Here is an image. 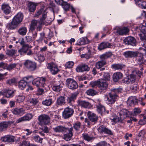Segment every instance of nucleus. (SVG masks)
I'll return each instance as SVG.
<instances>
[{"label": "nucleus", "mask_w": 146, "mask_h": 146, "mask_svg": "<svg viewBox=\"0 0 146 146\" xmlns=\"http://www.w3.org/2000/svg\"><path fill=\"white\" fill-rule=\"evenodd\" d=\"M23 18V15L22 13H18L13 18L11 22L7 24L6 28L10 30L16 29L21 23Z\"/></svg>", "instance_id": "1"}, {"label": "nucleus", "mask_w": 146, "mask_h": 146, "mask_svg": "<svg viewBox=\"0 0 146 146\" xmlns=\"http://www.w3.org/2000/svg\"><path fill=\"white\" fill-rule=\"evenodd\" d=\"M122 91V89L121 88L114 89L111 90L108 96L107 103L111 104L114 103L118 98V94L121 93Z\"/></svg>", "instance_id": "2"}, {"label": "nucleus", "mask_w": 146, "mask_h": 146, "mask_svg": "<svg viewBox=\"0 0 146 146\" xmlns=\"http://www.w3.org/2000/svg\"><path fill=\"white\" fill-rule=\"evenodd\" d=\"M144 52V53H139L137 52V56L136 61L137 64L139 65L143 66V64L146 65V56L144 55H146V50L142 48H140Z\"/></svg>", "instance_id": "3"}, {"label": "nucleus", "mask_w": 146, "mask_h": 146, "mask_svg": "<svg viewBox=\"0 0 146 146\" xmlns=\"http://www.w3.org/2000/svg\"><path fill=\"white\" fill-rule=\"evenodd\" d=\"M18 52L21 55H27L28 56L33 55V53L31 49L29 44H26L18 50Z\"/></svg>", "instance_id": "4"}, {"label": "nucleus", "mask_w": 146, "mask_h": 146, "mask_svg": "<svg viewBox=\"0 0 146 146\" xmlns=\"http://www.w3.org/2000/svg\"><path fill=\"white\" fill-rule=\"evenodd\" d=\"M66 84L67 87L72 90L76 89L78 86L77 82L73 79L71 78H68L66 81Z\"/></svg>", "instance_id": "5"}, {"label": "nucleus", "mask_w": 146, "mask_h": 146, "mask_svg": "<svg viewBox=\"0 0 146 146\" xmlns=\"http://www.w3.org/2000/svg\"><path fill=\"white\" fill-rule=\"evenodd\" d=\"M24 65L30 71H33L35 70L36 68V63L29 60L25 61L24 63Z\"/></svg>", "instance_id": "6"}, {"label": "nucleus", "mask_w": 146, "mask_h": 146, "mask_svg": "<svg viewBox=\"0 0 146 146\" xmlns=\"http://www.w3.org/2000/svg\"><path fill=\"white\" fill-rule=\"evenodd\" d=\"M47 68L49 69L52 75L57 74L60 71L58 68L57 65L53 63H48Z\"/></svg>", "instance_id": "7"}, {"label": "nucleus", "mask_w": 146, "mask_h": 146, "mask_svg": "<svg viewBox=\"0 0 146 146\" xmlns=\"http://www.w3.org/2000/svg\"><path fill=\"white\" fill-rule=\"evenodd\" d=\"M38 119L40 124L42 125L48 124L50 122V119L49 116L46 114H42L40 115Z\"/></svg>", "instance_id": "8"}, {"label": "nucleus", "mask_w": 146, "mask_h": 146, "mask_svg": "<svg viewBox=\"0 0 146 146\" xmlns=\"http://www.w3.org/2000/svg\"><path fill=\"white\" fill-rule=\"evenodd\" d=\"M74 112L73 109L70 108L69 107L66 108L62 112V117L64 119H67L71 117Z\"/></svg>", "instance_id": "9"}, {"label": "nucleus", "mask_w": 146, "mask_h": 146, "mask_svg": "<svg viewBox=\"0 0 146 146\" xmlns=\"http://www.w3.org/2000/svg\"><path fill=\"white\" fill-rule=\"evenodd\" d=\"M130 113L129 111L126 109H123L120 111L119 113L118 118L121 120H123L129 116Z\"/></svg>", "instance_id": "10"}, {"label": "nucleus", "mask_w": 146, "mask_h": 146, "mask_svg": "<svg viewBox=\"0 0 146 146\" xmlns=\"http://www.w3.org/2000/svg\"><path fill=\"white\" fill-rule=\"evenodd\" d=\"M124 42L126 45L135 46L136 45V40L133 37L128 36L125 38L123 40Z\"/></svg>", "instance_id": "11"}, {"label": "nucleus", "mask_w": 146, "mask_h": 146, "mask_svg": "<svg viewBox=\"0 0 146 146\" xmlns=\"http://www.w3.org/2000/svg\"><path fill=\"white\" fill-rule=\"evenodd\" d=\"M41 14H42V17L40 18V20L42 23L45 20L47 15V12L44 10L43 8H41L38 11L35 15V17H38Z\"/></svg>", "instance_id": "12"}, {"label": "nucleus", "mask_w": 146, "mask_h": 146, "mask_svg": "<svg viewBox=\"0 0 146 146\" xmlns=\"http://www.w3.org/2000/svg\"><path fill=\"white\" fill-rule=\"evenodd\" d=\"M33 117V115L32 114L27 113L24 116L21 117L17 119L16 121V123H18L23 121H29Z\"/></svg>", "instance_id": "13"}, {"label": "nucleus", "mask_w": 146, "mask_h": 146, "mask_svg": "<svg viewBox=\"0 0 146 146\" xmlns=\"http://www.w3.org/2000/svg\"><path fill=\"white\" fill-rule=\"evenodd\" d=\"M90 69V68L88 65L84 64L78 66L76 70L77 72H82L84 71H88Z\"/></svg>", "instance_id": "14"}, {"label": "nucleus", "mask_w": 146, "mask_h": 146, "mask_svg": "<svg viewBox=\"0 0 146 146\" xmlns=\"http://www.w3.org/2000/svg\"><path fill=\"white\" fill-rule=\"evenodd\" d=\"M98 130L100 133H104L110 135H113V133L111 130L106 128L105 126L103 125H101L99 127L98 129Z\"/></svg>", "instance_id": "15"}, {"label": "nucleus", "mask_w": 146, "mask_h": 146, "mask_svg": "<svg viewBox=\"0 0 146 146\" xmlns=\"http://www.w3.org/2000/svg\"><path fill=\"white\" fill-rule=\"evenodd\" d=\"M15 90H13L5 89L3 91V95L6 98H9L12 97L14 95Z\"/></svg>", "instance_id": "16"}, {"label": "nucleus", "mask_w": 146, "mask_h": 146, "mask_svg": "<svg viewBox=\"0 0 146 146\" xmlns=\"http://www.w3.org/2000/svg\"><path fill=\"white\" fill-rule=\"evenodd\" d=\"M12 112L14 115L21 116L25 113V110L23 108H15L12 110Z\"/></svg>", "instance_id": "17"}, {"label": "nucleus", "mask_w": 146, "mask_h": 146, "mask_svg": "<svg viewBox=\"0 0 146 146\" xmlns=\"http://www.w3.org/2000/svg\"><path fill=\"white\" fill-rule=\"evenodd\" d=\"M77 95L75 94H72L71 96L68 97L66 99L67 103L70 106H74V102L76 98Z\"/></svg>", "instance_id": "18"}, {"label": "nucleus", "mask_w": 146, "mask_h": 146, "mask_svg": "<svg viewBox=\"0 0 146 146\" xmlns=\"http://www.w3.org/2000/svg\"><path fill=\"white\" fill-rule=\"evenodd\" d=\"M123 54L126 58H134L137 56V52H136L127 51L123 52Z\"/></svg>", "instance_id": "19"}, {"label": "nucleus", "mask_w": 146, "mask_h": 146, "mask_svg": "<svg viewBox=\"0 0 146 146\" xmlns=\"http://www.w3.org/2000/svg\"><path fill=\"white\" fill-rule=\"evenodd\" d=\"M108 84L107 81L104 79H99V87L100 89L102 90H106L108 88Z\"/></svg>", "instance_id": "20"}, {"label": "nucleus", "mask_w": 146, "mask_h": 146, "mask_svg": "<svg viewBox=\"0 0 146 146\" xmlns=\"http://www.w3.org/2000/svg\"><path fill=\"white\" fill-rule=\"evenodd\" d=\"M137 103L138 100L135 96L129 97L127 101V104L131 106L136 105Z\"/></svg>", "instance_id": "21"}, {"label": "nucleus", "mask_w": 146, "mask_h": 146, "mask_svg": "<svg viewBox=\"0 0 146 146\" xmlns=\"http://www.w3.org/2000/svg\"><path fill=\"white\" fill-rule=\"evenodd\" d=\"M65 97L61 96L57 99L56 102V105L57 106H61L66 104Z\"/></svg>", "instance_id": "22"}, {"label": "nucleus", "mask_w": 146, "mask_h": 146, "mask_svg": "<svg viewBox=\"0 0 146 146\" xmlns=\"http://www.w3.org/2000/svg\"><path fill=\"white\" fill-rule=\"evenodd\" d=\"M88 116L89 119L92 122H94L95 123L97 122L98 118V117L94 113L90 111H88Z\"/></svg>", "instance_id": "23"}, {"label": "nucleus", "mask_w": 146, "mask_h": 146, "mask_svg": "<svg viewBox=\"0 0 146 146\" xmlns=\"http://www.w3.org/2000/svg\"><path fill=\"white\" fill-rule=\"evenodd\" d=\"M107 64L106 62L102 61L101 60L96 62L95 64V67L98 69H100V71H103L105 70V68L103 67Z\"/></svg>", "instance_id": "24"}, {"label": "nucleus", "mask_w": 146, "mask_h": 146, "mask_svg": "<svg viewBox=\"0 0 146 146\" xmlns=\"http://www.w3.org/2000/svg\"><path fill=\"white\" fill-rule=\"evenodd\" d=\"M1 9L6 15L9 14L11 11V8L9 5L4 3L1 5Z\"/></svg>", "instance_id": "25"}, {"label": "nucleus", "mask_w": 146, "mask_h": 146, "mask_svg": "<svg viewBox=\"0 0 146 146\" xmlns=\"http://www.w3.org/2000/svg\"><path fill=\"white\" fill-rule=\"evenodd\" d=\"M112 55L113 54L111 52H109L100 55V58L101 60H100L102 62H106V60L108 58L111 57Z\"/></svg>", "instance_id": "26"}, {"label": "nucleus", "mask_w": 146, "mask_h": 146, "mask_svg": "<svg viewBox=\"0 0 146 146\" xmlns=\"http://www.w3.org/2000/svg\"><path fill=\"white\" fill-rule=\"evenodd\" d=\"M66 129V127L62 125H58L52 128L53 131L56 133H64Z\"/></svg>", "instance_id": "27"}, {"label": "nucleus", "mask_w": 146, "mask_h": 146, "mask_svg": "<svg viewBox=\"0 0 146 146\" xmlns=\"http://www.w3.org/2000/svg\"><path fill=\"white\" fill-rule=\"evenodd\" d=\"M90 42L87 38L86 37H82L77 41V44L78 45H84Z\"/></svg>", "instance_id": "28"}, {"label": "nucleus", "mask_w": 146, "mask_h": 146, "mask_svg": "<svg viewBox=\"0 0 146 146\" xmlns=\"http://www.w3.org/2000/svg\"><path fill=\"white\" fill-rule=\"evenodd\" d=\"M96 108L97 110L99 113L102 115L105 114L106 109L104 106L101 104H99L96 106Z\"/></svg>", "instance_id": "29"}, {"label": "nucleus", "mask_w": 146, "mask_h": 146, "mask_svg": "<svg viewBox=\"0 0 146 146\" xmlns=\"http://www.w3.org/2000/svg\"><path fill=\"white\" fill-rule=\"evenodd\" d=\"M111 46V44L108 42H103L99 45L98 48L101 50L107 48H110Z\"/></svg>", "instance_id": "30"}, {"label": "nucleus", "mask_w": 146, "mask_h": 146, "mask_svg": "<svg viewBox=\"0 0 146 146\" xmlns=\"http://www.w3.org/2000/svg\"><path fill=\"white\" fill-rule=\"evenodd\" d=\"M129 31L127 27H124L123 28H118L117 31V33L119 35H126Z\"/></svg>", "instance_id": "31"}, {"label": "nucleus", "mask_w": 146, "mask_h": 146, "mask_svg": "<svg viewBox=\"0 0 146 146\" xmlns=\"http://www.w3.org/2000/svg\"><path fill=\"white\" fill-rule=\"evenodd\" d=\"M135 3L139 7L142 9H146V2L140 0H135Z\"/></svg>", "instance_id": "32"}, {"label": "nucleus", "mask_w": 146, "mask_h": 146, "mask_svg": "<svg viewBox=\"0 0 146 146\" xmlns=\"http://www.w3.org/2000/svg\"><path fill=\"white\" fill-rule=\"evenodd\" d=\"M78 103L79 106L85 108H90L91 106L90 103L84 101L79 100Z\"/></svg>", "instance_id": "33"}, {"label": "nucleus", "mask_w": 146, "mask_h": 146, "mask_svg": "<svg viewBox=\"0 0 146 146\" xmlns=\"http://www.w3.org/2000/svg\"><path fill=\"white\" fill-rule=\"evenodd\" d=\"M83 139L88 142H91L94 139V137L87 133H84L82 134Z\"/></svg>", "instance_id": "34"}, {"label": "nucleus", "mask_w": 146, "mask_h": 146, "mask_svg": "<svg viewBox=\"0 0 146 146\" xmlns=\"http://www.w3.org/2000/svg\"><path fill=\"white\" fill-rule=\"evenodd\" d=\"M2 140L4 142H13L14 141V137L13 136L6 135L1 138Z\"/></svg>", "instance_id": "35"}, {"label": "nucleus", "mask_w": 146, "mask_h": 146, "mask_svg": "<svg viewBox=\"0 0 146 146\" xmlns=\"http://www.w3.org/2000/svg\"><path fill=\"white\" fill-rule=\"evenodd\" d=\"M17 32L21 36H25L27 33V29L26 27H22L19 28Z\"/></svg>", "instance_id": "36"}, {"label": "nucleus", "mask_w": 146, "mask_h": 146, "mask_svg": "<svg viewBox=\"0 0 146 146\" xmlns=\"http://www.w3.org/2000/svg\"><path fill=\"white\" fill-rule=\"evenodd\" d=\"M122 74L121 73L117 72L113 74V78L114 82H117L122 78Z\"/></svg>", "instance_id": "37"}, {"label": "nucleus", "mask_w": 146, "mask_h": 146, "mask_svg": "<svg viewBox=\"0 0 146 146\" xmlns=\"http://www.w3.org/2000/svg\"><path fill=\"white\" fill-rule=\"evenodd\" d=\"M39 21L36 20H33L31 23L30 29L32 31H34L36 29L38 24H39Z\"/></svg>", "instance_id": "38"}, {"label": "nucleus", "mask_w": 146, "mask_h": 146, "mask_svg": "<svg viewBox=\"0 0 146 146\" xmlns=\"http://www.w3.org/2000/svg\"><path fill=\"white\" fill-rule=\"evenodd\" d=\"M27 86V82L24 80H21L19 83V88L21 90H23Z\"/></svg>", "instance_id": "39"}, {"label": "nucleus", "mask_w": 146, "mask_h": 146, "mask_svg": "<svg viewBox=\"0 0 146 146\" xmlns=\"http://www.w3.org/2000/svg\"><path fill=\"white\" fill-rule=\"evenodd\" d=\"M36 5L35 3L30 2L28 3V8L31 12H34L35 9Z\"/></svg>", "instance_id": "40"}, {"label": "nucleus", "mask_w": 146, "mask_h": 146, "mask_svg": "<svg viewBox=\"0 0 146 146\" xmlns=\"http://www.w3.org/2000/svg\"><path fill=\"white\" fill-rule=\"evenodd\" d=\"M9 123L6 122H3L0 123V132L6 129L8 126Z\"/></svg>", "instance_id": "41"}, {"label": "nucleus", "mask_w": 146, "mask_h": 146, "mask_svg": "<svg viewBox=\"0 0 146 146\" xmlns=\"http://www.w3.org/2000/svg\"><path fill=\"white\" fill-rule=\"evenodd\" d=\"M125 66L122 64H115L112 65L111 67L115 70H121Z\"/></svg>", "instance_id": "42"}, {"label": "nucleus", "mask_w": 146, "mask_h": 146, "mask_svg": "<svg viewBox=\"0 0 146 146\" xmlns=\"http://www.w3.org/2000/svg\"><path fill=\"white\" fill-rule=\"evenodd\" d=\"M73 127L77 131H79L81 128V123L78 121L74 123L73 124Z\"/></svg>", "instance_id": "43"}, {"label": "nucleus", "mask_w": 146, "mask_h": 146, "mask_svg": "<svg viewBox=\"0 0 146 146\" xmlns=\"http://www.w3.org/2000/svg\"><path fill=\"white\" fill-rule=\"evenodd\" d=\"M62 85L60 83L58 85H55L52 87L53 90L56 92H59L62 90Z\"/></svg>", "instance_id": "44"}, {"label": "nucleus", "mask_w": 146, "mask_h": 146, "mask_svg": "<svg viewBox=\"0 0 146 146\" xmlns=\"http://www.w3.org/2000/svg\"><path fill=\"white\" fill-rule=\"evenodd\" d=\"M52 102V99L50 98L43 101L42 103L43 105L46 106H49L51 105Z\"/></svg>", "instance_id": "45"}, {"label": "nucleus", "mask_w": 146, "mask_h": 146, "mask_svg": "<svg viewBox=\"0 0 146 146\" xmlns=\"http://www.w3.org/2000/svg\"><path fill=\"white\" fill-rule=\"evenodd\" d=\"M128 76L129 78V84H132L135 82L136 79V76L134 74H130Z\"/></svg>", "instance_id": "46"}, {"label": "nucleus", "mask_w": 146, "mask_h": 146, "mask_svg": "<svg viewBox=\"0 0 146 146\" xmlns=\"http://www.w3.org/2000/svg\"><path fill=\"white\" fill-rule=\"evenodd\" d=\"M61 6L65 11H68L70 7L69 3L66 2L64 1Z\"/></svg>", "instance_id": "47"}, {"label": "nucleus", "mask_w": 146, "mask_h": 146, "mask_svg": "<svg viewBox=\"0 0 146 146\" xmlns=\"http://www.w3.org/2000/svg\"><path fill=\"white\" fill-rule=\"evenodd\" d=\"M86 93L88 95L93 96L96 94L97 92L93 89H90L86 91Z\"/></svg>", "instance_id": "48"}, {"label": "nucleus", "mask_w": 146, "mask_h": 146, "mask_svg": "<svg viewBox=\"0 0 146 146\" xmlns=\"http://www.w3.org/2000/svg\"><path fill=\"white\" fill-rule=\"evenodd\" d=\"M17 65V64L13 63L10 64L8 65L7 64V67H6L7 68L6 69L9 71H11L16 68Z\"/></svg>", "instance_id": "49"}, {"label": "nucleus", "mask_w": 146, "mask_h": 146, "mask_svg": "<svg viewBox=\"0 0 146 146\" xmlns=\"http://www.w3.org/2000/svg\"><path fill=\"white\" fill-rule=\"evenodd\" d=\"M40 82L41 87L44 88L46 86L45 82L46 81V78L44 77H41L39 78Z\"/></svg>", "instance_id": "50"}, {"label": "nucleus", "mask_w": 146, "mask_h": 146, "mask_svg": "<svg viewBox=\"0 0 146 146\" xmlns=\"http://www.w3.org/2000/svg\"><path fill=\"white\" fill-rule=\"evenodd\" d=\"M32 84L38 87H41L39 78H37L33 80Z\"/></svg>", "instance_id": "51"}, {"label": "nucleus", "mask_w": 146, "mask_h": 146, "mask_svg": "<svg viewBox=\"0 0 146 146\" xmlns=\"http://www.w3.org/2000/svg\"><path fill=\"white\" fill-rule=\"evenodd\" d=\"M25 99V97L23 95H19L17 97V101L18 103L23 102Z\"/></svg>", "instance_id": "52"}, {"label": "nucleus", "mask_w": 146, "mask_h": 146, "mask_svg": "<svg viewBox=\"0 0 146 146\" xmlns=\"http://www.w3.org/2000/svg\"><path fill=\"white\" fill-rule=\"evenodd\" d=\"M66 130H65V131H64V133L67 132L66 133L70 135V134H72V136L73 135V128L72 127H71L70 128H68L66 127Z\"/></svg>", "instance_id": "53"}, {"label": "nucleus", "mask_w": 146, "mask_h": 146, "mask_svg": "<svg viewBox=\"0 0 146 146\" xmlns=\"http://www.w3.org/2000/svg\"><path fill=\"white\" fill-rule=\"evenodd\" d=\"M72 136V134L69 135L67 133L64 134V139L66 141H69L71 139Z\"/></svg>", "instance_id": "54"}, {"label": "nucleus", "mask_w": 146, "mask_h": 146, "mask_svg": "<svg viewBox=\"0 0 146 146\" xmlns=\"http://www.w3.org/2000/svg\"><path fill=\"white\" fill-rule=\"evenodd\" d=\"M36 60L39 61L40 62H42L44 60L45 58L43 55L38 54Z\"/></svg>", "instance_id": "55"}, {"label": "nucleus", "mask_w": 146, "mask_h": 146, "mask_svg": "<svg viewBox=\"0 0 146 146\" xmlns=\"http://www.w3.org/2000/svg\"><path fill=\"white\" fill-rule=\"evenodd\" d=\"M74 63L72 61H69L67 62L65 66L66 68H72L73 66Z\"/></svg>", "instance_id": "56"}, {"label": "nucleus", "mask_w": 146, "mask_h": 146, "mask_svg": "<svg viewBox=\"0 0 146 146\" xmlns=\"http://www.w3.org/2000/svg\"><path fill=\"white\" fill-rule=\"evenodd\" d=\"M104 79L106 81H108L110 78V76L108 73H104L103 75Z\"/></svg>", "instance_id": "57"}, {"label": "nucleus", "mask_w": 146, "mask_h": 146, "mask_svg": "<svg viewBox=\"0 0 146 146\" xmlns=\"http://www.w3.org/2000/svg\"><path fill=\"white\" fill-rule=\"evenodd\" d=\"M140 28H141V32L143 34L146 33V27L142 24L140 25Z\"/></svg>", "instance_id": "58"}, {"label": "nucleus", "mask_w": 146, "mask_h": 146, "mask_svg": "<svg viewBox=\"0 0 146 146\" xmlns=\"http://www.w3.org/2000/svg\"><path fill=\"white\" fill-rule=\"evenodd\" d=\"M17 52V50L11 49L8 51V55L10 56H12L15 54Z\"/></svg>", "instance_id": "59"}, {"label": "nucleus", "mask_w": 146, "mask_h": 146, "mask_svg": "<svg viewBox=\"0 0 146 146\" xmlns=\"http://www.w3.org/2000/svg\"><path fill=\"white\" fill-rule=\"evenodd\" d=\"M30 103L33 104L34 105L38 103V101L36 98H32L29 100Z\"/></svg>", "instance_id": "60"}, {"label": "nucleus", "mask_w": 146, "mask_h": 146, "mask_svg": "<svg viewBox=\"0 0 146 146\" xmlns=\"http://www.w3.org/2000/svg\"><path fill=\"white\" fill-rule=\"evenodd\" d=\"M141 112L140 109L139 108H135L133 110L134 114L135 115L140 113Z\"/></svg>", "instance_id": "61"}, {"label": "nucleus", "mask_w": 146, "mask_h": 146, "mask_svg": "<svg viewBox=\"0 0 146 146\" xmlns=\"http://www.w3.org/2000/svg\"><path fill=\"white\" fill-rule=\"evenodd\" d=\"M94 146H107V143L105 141H102L97 144Z\"/></svg>", "instance_id": "62"}, {"label": "nucleus", "mask_w": 146, "mask_h": 146, "mask_svg": "<svg viewBox=\"0 0 146 146\" xmlns=\"http://www.w3.org/2000/svg\"><path fill=\"white\" fill-rule=\"evenodd\" d=\"M16 80L14 78H13L8 80L7 82V83L10 85H11L15 83H16Z\"/></svg>", "instance_id": "63"}, {"label": "nucleus", "mask_w": 146, "mask_h": 146, "mask_svg": "<svg viewBox=\"0 0 146 146\" xmlns=\"http://www.w3.org/2000/svg\"><path fill=\"white\" fill-rule=\"evenodd\" d=\"M146 123V118L144 116L143 119H141L139 121V123L140 125H143Z\"/></svg>", "instance_id": "64"}]
</instances>
